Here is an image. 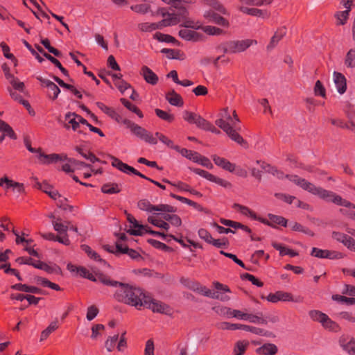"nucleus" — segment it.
<instances>
[{
  "mask_svg": "<svg viewBox=\"0 0 355 355\" xmlns=\"http://www.w3.org/2000/svg\"><path fill=\"white\" fill-rule=\"evenodd\" d=\"M98 279L105 286H119L120 288L114 293L115 299L120 302L135 306L137 309H141L144 305L143 301L148 297L139 288L112 280L106 274H99Z\"/></svg>",
  "mask_w": 355,
  "mask_h": 355,
  "instance_id": "1",
  "label": "nucleus"
},
{
  "mask_svg": "<svg viewBox=\"0 0 355 355\" xmlns=\"http://www.w3.org/2000/svg\"><path fill=\"white\" fill-rule=\"evenodd\" d=\"M256 44H257V41L252 39L230 40L221 43L217 48L223 53H237L245 51L250 46Z\"/></svg>",
  "mask_w": 355,
  "mask_h": 355,
  "instance_id": "2",
  "label": "nucleus"
},
{
  "mask_svg": "<svg viewBox=\"0 0 355 355\" xmlns=\"http://www.w3.org/2000/svg\"><path fill=\"white\" fill-rule=\"evenodd\" d=\"M122 123L126 126L127 128L130 130V132L134 135H135L139 139L152 145H155L157 144V138L153 137L152 133L144 128L127 119H123Z\"/></svg>",
  "mask_w": 355,
  "mask_h": 355,
  "instance_id": "3",
  "label": "nucleus"
},
{
  "mask_svg": "<svg viewBox=\"0 0 355 355\" xmlns=\"http://www.w3.org/2000/svg\"><path fill=\"white\" fill-rule=\"evenodd\" d=\"M214 285L217 291H211L204 286L201 295L209 297L212 299L219 300L221 301H228L230 298L228 295L220 293L218 291H223L224 293H230V289L227 285H224L218 282H214Z\"/></svg>",
  "mask_w": 355,
  "mask_h": 355,
  "instance_id": "4",
  "label": "nucleus"
},
{
  "mask_svg": "<svg viewBox=\"0 0 355 355\" xmlns=\"http://www.w3.org/2000/svg\"><path fill=\"white\" fill-rule=\"evenodd\" d=\"M138 207L143 211L152 212L153 211H159L162 212H175L177 208L166 204H160L158 205H153L146 200H140L137 203Z\"/></svg>",
  "mask_w": 355,
  "mask_h": 355,
  "instance_id": "5",
  "label": "nucleus"
},
{
  "mask_svg": "<svg viewBox=\"0 0 355 355\" xmlns=\"http://www.w3.org/2000/svg\"><path fill=\"white\" fill-rule=\"evenodd\" d=\"M143 306L151 309L153 312L162 314L171 313V309L168 305L160 301L153 300L150 296H148L147 298L143 301Z\"/></svg>",
  "mask_w": 355,
  "mask_h": 355,
  "instance_id": "6",
  "label": "nucleus"
},
{
  "mask_svg": "<svg viewBox=\"0 0 355 355\" xmlns=\"http://www.w3.org/2000/svg\"><path fill=\"white\" fill-rule=\"evenodd\" d=\"M215 123L216 125L225 132L233 141L243 146H248V142L234 128L235 126H227L223 124L221 120H216Z\"/></svg>",
  "mask_w": 355,
  "mask_h": 355,
  "instance_id": "7",
  "label": "nucleus"
},
{
  "mask_svg": "<svg viewBox=\"0 0 355 355\" xmlns=\"http://www.w3.org/2000/svg\"><path fill=\"white\" fill-rule=\"evenodd\" d=\"M203 17L207 23L215 24L224 28H229L230 26L229 21L226 18L214 10L209 9L205 11Z\"/></svg>",
  "mask_w": 355,
  "mask_h": 355,
  "instance_id": "8",
  "label": "nucleus"
},
{
  "mask_svg": "<svg viewBox=\"0 0 355 355\" xmlns=\"http://www.w3.org/2000/svg\"><path fill=\"white\" fill-rule=\"evenodd\" d=\"M266 300L272 303H277L279 301L282 302H302L300 297L294 299L293 295L291 293L284 292L282 291H278L274 293H270L267 297Z\"/></svg>",
  "mask_w": 355,
  "mask_h": 355,
  "instance_id": "9",
  "label": "nucleus"
},
{
  "mask_svg": "<svg viewBox=\"0 0 355 355\" xmlns=\"http://www.w3.org/2000/svg\"><path fill=\"white\" fill-rule=\"evenodd\" d=\"M110 158L112 160V166L113 167L116 168L119 171H121L125 173H127V174H129L131 173H132L135 175H137L141 178H146V176L145 175L142 174L141 173H140L139 171L136 170L132 166H130L128 164L123 163L119 158H117L114 156H112V155H110Z\"/></svg>",
  "mask_w": 355,
  "mask_h": 355,
  "instance_id": "10",
  "label": "nucleus"
},
{
  "mask_svg": "<svg viewBox=\"0 0 355 355\" xmlns=\"http://www.w3.org/2000/svg\"><path fill=\"white\" fill-rule=\"evenodd\" d=\"M191 170L196 174H198L200 176L207 179V180L214 182L223 187L230 188L232 187V184L230 182L224 179L218 178L207 171L200 168H191Z\"/></svg>",
  "mask_w": 355,
  "mask_h": 355,
  "instance_id": "11",
  "label": "nucleus"
},
{
  "mask_svg": "<svg viewBox=\"0 0 355 355\" xmlns=\"http://www.w3.org/2000/svg\"><path fill=\"white\" fill-rule=\"evenodd\" d=\"M311 255L317 258L329 259H340L342 257V254L339 252L322 250L318 248H312Z\"/></svg>",
  "mask_w": 355,
  "mask_h": 355,
  "instance_id": "12",
  "label": "nucleus"
},
{
  "mask_svg": "<svg viewBox=\"0 0 355 355\" xmlns=\"http://www.w3.org/2000/svg\"><path fill=\"white\" fill-rule=\"evenodd\" d=\"M178 35L182 39L187 41L199 42L205 40L203 34L189 29H181Z\"/></svg>",
  "mask_w": 355,
  "mask_h": 355,
  "instance_id": "13",
  "label": "nucleus"
},
{
  "mask_svg": "<svg viewBox=\"0 0 355 355\" xmlns=\"http://www.w3.org/2000/svg\"><path fill=\"white\" fill-rule=\"evenodd\" d=\"M38 158L41 159L42 164H49L53 162H56L59 160L65 161L68 159V157L65 154H56L52 153L49 155L44 154L40 151L38 155Z\"/></svg>",
  "mask_w": 355,
  "mask_h": 355,
  "instance_id": "14",
  "label": "nucleus"
},
{
  "mask_svg": "<svg viewBox=\"0 0 355 355\" xmlns=\"http://www.w3.org/2000/svg\"><path fill=\"white\" fill-rule=\"evenodd\" d=\"M2 70L4 72V75L6 79L8 80L10 84L13 87V89H23L24 87V83L19 81V80L15 77L10 73V67L6 63H3L1 66Z\"/></svg>",
  "mask_w": 355,
  "mask_h": 355,
  "instance_id": "15",
  "label": "nucleus"
},
{
  "mask_svg": "<svg viewBox=\"0 0 355 355\" xmlns=\"http://www.w3.org/2000/svg\"><path fill=\"white\" fill-rule=\"evenodd\" d=\"M125 214L127 215L128 221L132 224V227L137 228V230L130 229L127 231L130 235L133 236H142L144 234L143 229L146 228L144 225H140L135 217L125 211Z\"/></svg>",
  "mask_w": 355,
  "mask_h": 355,
  "instance_id": "16",
  "label": "nucleus"
},
{
  "mask_svg": "<svg viewBox=\"0 0 355 355\" xmlns=\"http://www.w3.org/2000/svg\"><path fill=\"white\" fill-rule=\"evenodd\" d=\"M65 121L66 123L64 124V128L69 129L70 125L71 126L73 130L77 131L78 133H83V132L80 130H78L79 125L78 123V119L76 117V114L74 112H68L65 115Z\"/></svg>",
  "mask_w": 355,
  "mask_h": 355,
  "instance_id": "17",
  "label": "nucleus"
},
{
  "mask_svg": "<svg viewBox=\"0 0 355 355\" xmlns=\"http://www.w3.org/2000/svg\"><path fill=\"white\" fill-rule=\"evenodd\" d=\"M116 252L121 254H126L134 260H143L141 255L135 250L129 248L128 246H123L121 244L116 243Z\"/></svg>",
  "mask_w": 355,
  "mask_h": 355,
  "instance_id": "18",
  "label": "nucleus"
},
{
  "mask_svg": "<svg viewBox=\"0 0 355 355\" xmlns=\"http://www.w3.org/2000/svg\"><path fill=\"white\" fill-rule=\"evenodd\" d=\"M141 74L144 80L152 85H155L158 82V76L147 66L141 67Z\"/></svg>",
  "mask_w": 355,
  "mask_h": 355,
  "instance_id": "19",
  "label": "nucleus"
},
{
  "mask_svg": "<svg viewBox=\"0 0 355 355\" xmlns=\"http://www.w3.org/2000/svg\"><path fill=\"white\" fill-rule=\"evenodd\" d=\"M286 28L285 26L277 28L274 35L271 37L270 43L267 46V49L270 50L277 46L278 42L286 35Z\"/></svg>",
  "mask_w": 355,
  "mask_h": 355,
  "instance_id": "20",
  "label": "nucleus"
},
{
  "mask_svg": "<svg viewBox=\"0 0 355 355\" xmlns=\"http://www.w3.org/2000/svg\"><path fill=\"white\" fill-rule=\"evenodd\" d=\"M239 10L251 16H256L262 18H268L270 17V13L266 10H261L254 8H250L241 6L240 7Z\"/></svg>",
  "mask_w": 355,
  "mask_h": 355,
  "instance_id": "21",
  "label": "nucleus"
},
{
  "mask_svg": "<svg viewBox=\"0 0 355 355\" xmlns=\"http://www.w3.org/2000/svg\"><path fill=\"white\" fill-rule=\"evenodd\" d=\"M97 107L105 114L117 122H120L121 116L112 107L105 105L102 102H96Z\"/></svg>",
  "mask_w": 355,
  "mask_h": 355,
  "instance_id": "22",
  "label": "nucleus"
},
{
  "mask_svg": "<svg viewBox=\"0 0 355 355\" xmlns=\"http://www.w3.org/2000/svg\"><path fill=\"white\" fill-rule=\"evenodd\" d=\"M180 282L187 287L189 289L197 292L200 294L202 293V291L204 288L205 286H202L200 282L197 281L191 280L189 278L182 277L180 279Z\"/></svg>",
  "mask_w": 355,
  "mask_h": 355,
  "instance_id": "23",
  "label": "nucleus"
},
{
  "mask_svg": "<svg viewBox=\"0 0 355 355\" xmlns=\"http://www.w3.org/2000/svg\"><path fill=\"white\" fill-rule=\"evenodd\" d=\"M278 352L277 347L273 343H266L256 349L258 354L275 355Z\"/></svg>",
  "mask_w": 355,
  "mask_h": 355,
  "instance_id": "24",
  "label": "nucleus"
},
{
  "mask_svg": "<svg viewBox=\"0 0 355 355\" xmlns=\"http://www.w3.org/2000/svg\"><path fill=\"white\" fill-rule=\"evenodd\" d=\"M189 11L185 7L180 8L178 10H173L171 12V18L175 21V25L187 19Z\"/></svg>",
  "mask_w": 355,
  "mask_h": 355,
  "instance_id": "25",
  "label": "nucleus"
},
{
  "mask_svg": "<svg viewBox=\"0 0 355 355\" xmlns=\"http://www.w3.org/2000/svg\"><path fill=\"white\" fill-rule=\"evenodd\" d=\"M80 248L82 250L84 251L90 259L96 261L101 262L104 265L110 267V264L107 263L105 260L101 259L100 255L96 252L93 250L89 245L83 244L81 245Z\"/></svg>",
  "mask_w": 355,
  "mask_h": 355,
  "instance_id": "26",
  "label": "nucleus"
},
{
  "mask_svg": "<svg viewBox=\"0 0 355 355\" xmlns=\"http://www.w3.org/2000/svg\"><path fill=\"white\" fill-rule=\"evenodd\" d=\"M166 98L168 103L174 106L182 107L184 104L182 98L175 90H171L166 94Z\"/></svg>",
  "mask_w": 355,
  "mask_h": 355,
  "instance_id": "27",
  "label": "nucleus"
},
{
  "mask_svg": "<svg viewBox=\"0 0 355 355\" xmlns=\"http://www.w3.org/2000/svg\"><path fill=\"white\" fill-rule=\"evenodd\" d=\"M101 191L105 194H116L121 192L120 185L116 182H107L101 186Z\"/></svg>",
  "mask_w": 355,
  "mask_h": 355,
  "instance_id": "28",
  "label": "nucleus"
},
{
  "mask_svg": "<svg viewBox=\"0 0 355 355\" xmlns=\"http://www.w3.org/2000/svg\"><path fill=\"white\" fill-rule=\"evenodd\" d=\"M75 150L85 159L89 160L92 163L98 162H100V159L98 158L91 151L84 149L80 146H76Z\"/></svg>",
  "mask_w": 355,
  "mask_h": 355,
  "instance_id": "29",
  "label": "nucleus"
},
{
  "mask_svg": "<svg viewBox=\"0 0 355 355\" xmlns=\"http://www.w3.org/2000/svg\"><path fill=\"white\" fill-rule=\"evenodd\" d=\"M351 10L345 9L343 11H338L334 14V17L336 19V26H343L345 25L348 19Z\"/></svg>",
  "mask_w": 355,
  "mask_h": 355,
  "instance_id": "30",
  "label": "nucleus"
},
{
  "mask_svg": "<svg viewBox=\"0 0 355 355\" xmlns=\"http://www.w3.org/2000/svg\"><path fill=\"white\" fill-rule=\"evenodd\" d=\"M204 3L210 6L212 8L211 10L217 11L220 14H227L226 8L218 0H204Z\"/></svg>",
  "mask_w": 355,
  "mask_h": 355,
  "instance_id": "31",
  "label": "nucleus"
},
{
  "mask_svg": "<svg viewBox=\"0 0 355 355\" xmlns=\"http://www.w3.org/2000/svg\"><path fill=\"white\" fill-rule=\"evenodd\" d=\"M200 29L207 35L211 36L222 35L225 33V31H224L222 28L209 25L202 26L201 24Z\"/></svg>",
  "mask_w": 355,
  "mask_h": 355,
  "instance_id": "32",
  "label": "nucleus"
},
{
  "mask_svg": "<svg viewBox=\"0 0 355 355\" xmlns=\"http://www.w3.org/2000/svg\"><path fill=\"white\" fill-rule=\"evenodd\" d=\"M333 78L337 89H347V80L343 73L334 71Z\"/></svg>",
  "mask_w": 355,
  "mask_h": 355,
  "instance_id": "33",
  "label": "nucleus"
},
{
  "mask_svg": "<svg viewBox=\"0 0 355 355\" xmlns=\"http://www.w3.org/2000/svg\"><path fill=\"white\" fill-rule=\"evenodd\" d=\"M0 132L12 139H17V135L12 127L6 121L0 119Z\"/></svg>",
  "mask_w": 355,
  "mask_h": 355,
  "instance_id": "34",
  "label": "nucleus"
},
{
  "mask_svg": "<svg viewBox=\"0 0 355 355\" xmlns=\"http://www.w3.org/2000/svg\"><path fill=\"white\" fill-rule=\"evenodd\" d=\"M290 226L292 231L302 232L310 236H314L315 235L314 232L311 230L307 227L303 226L297 222L290 223Z\"/></svg>",
  "mask_w": 355,
  "mask_h": 355,
  "instance_id": "35",
  "label": "nucleus"
},
{
  "mask_svg": "<svg viewBox=\"0 0 355 355\" xmlns=\"http://www.w3.org/2000/svg\"><path fill=\"white\" fill-rule=\"evenodd\" d=\"M261 167L265 170L267 173H271L272 175L277 176L279 179H282L284 177V174L282 171L277 169V167L267 164L264 162L261 163Z\"/></svg>",
  "mask_w": 355,
  "mask_h": 355,
  "instance_id": "36",
  "label": "nucleus"
},
{
  "mask_svg": "<svg viewBox=\"0 0 355 355\" xmlns=\"http://www.w3.org/2000/svg\"><path fill=\"white\" fill-rule=\"evenodd\" d=\"M219 116L220 119L218 120L223 121V124L227 126H235L234 121L232 119L229 112L228 107L223 108L220 112Z\"/></svg>",
  "mask_w": 355,
  "mask_h": 355,
  "instance_id": "37",
  "label": "nucleus"
},
{
  "mask_svg": "<svg viewBox=\"0 0 355 355\" xmlns=\"http://www.w3.org/2000/svg\"><path fill=\"white\" fill-rule=\"evenodd\" d=\"M108 74L111 75L112 81L117 89H130L132 87L129 83L121 78V74L118 76L117 74H111L110 72Z\"/></svg>",
  "mask_w": 355,
  "mask_h": 355,
  "instance_id": "38",
  "label": "nucleus"
},
{
  "mask_svg": "<svg viewBox=\"0 0 355 355\" xmlns=\"http://www.w3.org/2000/svg\"><path fill=\"white\" fill-rule=\"evenodd\" d=\"M327 193H325L324 197H322V199L327 202H332L337 205H342L344 199H343L340 196H338L331 191L327 190Z\"/></svg>",
  "mask_w": 355,
  "mask_h": 355,
  "instance_id": "39",
  "label": "nucleus"
},
{
  "mask_svg": "<svg viewBox=\"0 0 355 355\" xmlns=\"http://www.w3.org/2000/svg\"><path fill=\"white\" fill-rule=\"evenodd\" d=\"M154 38L159 42L173 43L177 45L179 44V42L174 37L168 34L162 33L160 32H157L154 35Z\"/></svg>",
  "mask_w": 355,
  "mask_h": 355,
  "instance_id": "40",
  "label": "nucleus"
},
{
  "mask_svg": "<svg viewBox=\"0 0 355 355\" xmlns=\"http://www.w3.org/2000/svg\"><path fill=\"white\" fill-rule=\"evenodd\" d=\"M58 322L57 320L53 321L51 324L43 330L40 336V341L46 340L51 333L55 331L58 328Z\"/></svg>",
  "mask_w": 355,
  "mask_h": 355,
  "instance_id": "41",
  "label": "nucleus"
},
{
  "mask_svg": "<svg viewBox=\"0 0 355 355\" xmlns=\"http://www.w3.org/2000/svg\"><path fill=\"white\" fill-rule=\"evenodd\" d=\"M35 279H36L37 282L38 284H40L43 286L49 287V288H50L53 290L57 291L62 290L58 284L51 282L46 278L42 277H37Z\"/></svg>",
  "mask_w": 355,
  "mask_h": 355,
  "instance_id": "42",
  "label": "nucleus"
},
{
  "mask_svg": "<svg viewBox=\"0 0 355 355\" xmlns=\"http://www.w3.org/2000/svg\"><path fill=\"white\" fill-rule=\"evenodd\" d=\"M245 320L258 324H266L268 323L267 320L263 318V314L261 312L257 313L256 315L246 313Z\"/></svg>",
  "mask_w": 355,
  "mask_h": 355,
  "instance_id": "43",
  "label": "nucleus"
},
{
  "mask_svg": "<svg viewBox=\"0 0 355 355\" xmlns=\"http://www.w3.org/2000/svg\"><path fill=\"white\" fill-rule=\"evenodd\" d=\"M305 190L313 195L318 196L320 198L324 197V194L327 193L326 189L318 187L311 182H309Z\"/></svg>",
  "mask_w": 355,
  "mask_h": 355,
  "instance_id": "44",
  "label": "nucleus"
},
{
  "mask_svg": "<svg viewBox=\"0 0 355 355\" xmlns=\"http://www.w3.org/2000/svg\"><path fill=\"white\" fill-rule=\"evenodd\" d=\"M120 101L127 109L135 113L139 118L144 117L141 111L136 105L131 103L128 99L125 98H121L120 99Z\"/></svg>",
  "mask_w": 355,
  "mask_h": 355,
  "instance_id": "45",
  "label": "nucleus"
},
{
  "mask_svg": "<svg viewBox=\"0 0 355 355\" xmlns=\"http://www.w3.org/2000/svg\"><path fill=\"white\" fill-rule=\"evenodd\" d=\"M177 151L179 152L183 157H185L194 162L198 161V157L200 155V153L198 152L188 150L187 148H180V147H179V150Z\"/></svg>",
  "mask_w": 355,
  "mask_h": 355,
  "instance_id": "46",
  "label": "nucleus"
},
{
  "mask_svg": "<svg viewBox=\"0 0 355 355\" xmlns=\"http://www.w3.org/2000/svg\"><path fill=\"white\" fill-rule=\"evenodd\" d=\"M248 345H249V342L247 340L237 341L236 343L234 348V355L244 354Z\"/></svg>",
  "mask_w": 355,
  "mask_h": 355,
  "instance_id": "47",
  "label": "nucleus"
},
{
  "mask_svg": "<svg viewBox=\"0 0 355 355\" xmlns=\"http://www.w3.org/2000/svg\"><path fill=\"white\" fill-rule=\"evenodd\" d=\"M268 217L271 220L272 224L279 225L286 227L288 225V220L283 216L268 214Z\"/></svg>",
  "mask_w": 355,
  "mask_h": 355,
  "instance_id": "48",
  "label": "nucleus"
},
{
  "mask_svg": "<svg viewBox=\"0 0 355 355\" xmlns=\"http://www.w3.org/2000/svg\"><path fill=\"white\" fill-rule=\"evenodd\" d=\"M345 65L348 68L355 67V49H351L346 54Z\"/></svg>",
  "mask_w": 355,
  "mask_h": 355,
  "instance_id": "49",
  "label": "nucleus"
},
{
  "mask_svg": "<svg viewBox=\"0 0 355 355\" xmlns=\"http://www.w3.org/2000/svg\"><path fill=\"white\" fill-rule=\"evenodd\" d=\"M155 112L159 118L168 123L173 122L175 119V116L173 114H169L167 112L160 110L159 108H156L155 110Z\"/></svg>",
  "mask_w": 355,
  "mask_h": 355,
  "instance_id": "50",
  "label": "nucleus"
},
{
  "mask_svg": "<svg viewBox=\"0 0 355 355\" xmlns=\"http://www.w3.org/2000/svg\"><path fill=\"white\" fill-rule=\"evenodd\" d=\"M36 79L40 82V85L42 87H46L48 89H59V87L51 80L42 76H37Z\"/></svg>",
  "mask_w": 355,
  "mask_h": 355,
  "instance_id": "51",
  "label": "nucleus"
},
{
  "mask_svg": "<svg viewBox=\"0 0 355 355\" xmlns=\"http://www.w3.org/2000/svg\"><path fill=\"white\" fill-rule=\"evenodd\" d=\"M309 315L310 318L314 320L318 321L319 322H324L327 315L325 313H322L320 311L317 310H311L309 312Z\"/></svg>",
  "mask_w": 355,
  "mask_h": 355,
  "instance_id": "52",
  "label": "nucleus"
},
{
  "mask_svg": "<svg viewBox=\"0 0 355 355\" xmlns=\"http://www.w3.org/2000/svg\"><path fill=\"white\" fill-rule=\"evenodd\" d=\"M148 221L150 223L153 224V225L160 227V228H163L165 230H168L170 227L169 224L168 223H166V221H164L162 220L156 219L153 216H149L148 218Z\"/></svg>",
  "mask_w": 355,
  "mask_h": 355,
  "instance_id": "53",
  "label": "nucleus"
},
{
  "mask_svg": "<svg viewBox=\"0 0 355 355\" xmlns=\"http://www.w3.org/2000/svg\"><path fill=\"white\" fill-rule=\"evenodd\" d=\"M67 269L69 270H70L71 272L76 271L78 273H79L80 277H84V278L86 277V276H87V273L89 272V270L86 268H85L83 266H78V267H77V266H73V265H72L71 263H69L67 265Z\"/></svg>",
  "mask_w": 355,
  "mask_h": 355,
  "instance_id": "54",
  "label": "nucleus"
},
{
  "mask_svg": "<svg viewBox=\"0 0 355 355\" xmlns=\"http://www.w3.org/2000/svg\"><path fill=\"white\" fill-rule=\"evenodd\" d=\"M241 278L242 279H247L252 282L253 285H255L258 287H262L263 286V283L260 281L259 279H257L254 275L250 274V273H244L241 275Z\"/></svg>",
  "mask_w": 355,
  "mask_h": 355,
  "instance_id": "55",
  "label": "nucleus"
},
{
  "mask_svg": "<svg viewBox=\"0 0 355 355\" xmlns=\"http://www.w3.org/2000/svg\"><path fill=\"white\" fill-rule=\"evenodd\" d=\"M161 53L166 54L168 59H180V51L178 49H162Z\"/></svg>",
  "mask_w": 355,
  "mask_h": 355,
  "instance_id": "56",
  "label": "nucleus"
},
{
  "mask_svg": "<svg viewBox=\"0 0 355 355\" xmlns=\"http://www.w3.org/2000/svg\"><path fill=\"white\" fill-rule=\"evenodd\" d=\"M331 123L332 125L340 127L341 128H347L352 129L355 128V124L351 121L349 124L345 123L343 120L340 119H331Z\"/></svg>",
  "mask_w": 355,
  "mask_h": 355,
  "instance_id": "57",
  "label": "nucleus"
},
{
  "mask_svg": "<svg viewBox=\"0 0 355 355\" xmlns=\"http://www.w3.org/2000/svg\"><path fill=\"white\" fill-rule=\"evenodd\" d=\"M332 237L334 239L343 243L345 245V243L347 244L348 243V241L350 239L351 236H349L344 233H341V232H333Z\"/></svg>",
  "mask_w": 355,
  "mask_h": 355,
  "instance_id": "58",
  "label": "nucleus"
},
{
  "mask_svg": "<svg viewBox=\"0 0 355 355\" xmlns=\"http://www.w3.org/2000/svg\"><path fill=\"white\" fill-rule=\"evenodd\" d=\"M119 339V335L116 334L113 336H110L105 343V346L108 352H112L116 345V343Z\"/></svg>",
  "mask_w": 355,
  "mask_h": 355,
  "instance_id": "59",
  "label": "nucleus"
},
{
  "mask_svg": "<svg viewBox=\"0 0 355 355\" xmlns=\"http://www.w3.org/2000/svg\"><path fill=\"white\" fill-rule=\"evenodd\" d=\"M199 114L187 110L183 113V119L190 124H194Z\"/></svg>",
  "mask_w": 355,
  "mask_h": 355,
  "instance_id": "60",
  "label": "nucleus"
},
{
  "mask_svg": "<svg viewBox=\"0 0 355 355\" xmlns=\"http://www.w3.org/2000/svg\"><path fill=\"white\" fill-rule=\"evenodd\" d=\"M209 244H211L216 248H222L229 245V241L226 237H223L221 239H214L212 238Z\"/></svg>",
  "mask_w": 355,
  "mask_h": 355,
  "instance_id": "61",
  "label": "nucleus"
},
{
  "mask_svg": "<svg viewBox=\"0 0 355 355\" xmlns=\"http://www.w3.org/2000/svg\"><path fill=\"white\" fill-rule=\"evenodd\" d=\"M182 24L180 25L181 26L185 27V28H191L193 29L198 30L201 28V24L199 23V21H197L195 23L193 21H191L189 19V16L187 17V19H184L182 21Z\"/></svg>",
  "mask_w": 355,
  "mask_h": 355,
  "instance_id": "62",
  "label": "nucleus"
},
{
  "mask_svg": "<svg viewBox=\"0 0 355 355\" xmlns=\"http://www.w3.org/2000/svg\"><path fill=\"white\" fill-rule=\"evenodd\" d=\"M332 300L340 302H345L347 304H355L354 297H347L343 295H332Z\"/></svg>",
  "mask_w": 355,
  "mask_h": 355,
  "instance_id": "63",
  "label": "nucleus"
},
{
  "mask_svg": "<svg viewBox=\"0 0 355 355\" xmlns=\"http://www.w3.org/2000/svg\"><path fill=\"white\" fill-rule=\"evenodd\" d=\"M138 27L139 30L143 32H150L152 31L156 30L158 26L155 25V23L145 22L139 24Z\"/></svg>",
  "mask_w": 355,
  "mask_h": 355,
  "instance_id": "64",
  "label": "nucleus"
}]
</instances>
